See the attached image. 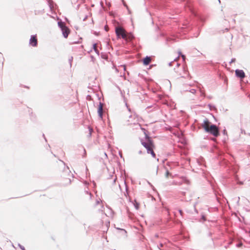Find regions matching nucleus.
I'll use <instances>...</instances> for the list:
<instances>
[{"label":"nucleus","instance_id":"obj_17","mask_svg":"<svg viewBox=\"0 0 250 250\" xmlns=\"http://www.w3.org/2000/svg\"><path fill=\"white\" fill-rule=\"evenodd\" d=\"M170 174L169 172H168V170H167L165 176L166 177H168V175Z\"/></svg>","mask_w":250,"mask_h":250},{"label":"nucleus","instance_id":"obj_2","mask_svg":"<svg viewBox=\"0 0 250 250\" xmlns=\"http://www.w3.org/2000/svg\"><path fill=\"white\" fill-rule=\"evenodd\" d=\"M58 26L61 29L63 36L65 38H67L70 34V29L66 26L65 23L62 21H59Z\"/></svg>","mask_w":250,"mask_h":250},{"label":"nucleus","instance_id":"obj_18","mask_svg":"<svg viewBox=\"0 0 250 250\" xmlns=\"http://www.w3.org/2000/svg\"><path fill=\"white\" fill-rule=\"evenodd\" d=\"M242 245H243V244H242V243H239L237 244L236 245V246L237 247H241V246H242Z\"/></svg>","mask_w":250,"mask_h":250},{"label":"nucleus","instance_id":"obj_8","mask_svg":"<svg viewBox=\"0 0 250 250\" xmlns=\"http://www.w3.org/2000/svg\"><path fill=\"white\" fill-rule=\"evenodd\" d=\"M29 43L31 46H32L33 47L37 46V43H38V41H37V36L36 35L32 36L31 37V38H30V40L29 41Z\"/></svg>","mask_w":250,"mask_h":250},{"label":"nucleus","instance_id":"obj_15","mask_svg":"<svg viewBox=\"0 0 250 250\" xmlns=\"http://www.w3.org/2000/svg\"><path fill=\"white\" fill-rule=\"evenodd\" d=\"M191 93L194 94L196 92V90L195 89H191L188 90Z\"/></svg>","mask_w":250,"mask_h":250},{"label":"nucleus","instance_id":"obj_14","mask_svg":"<svg viewBox=\"0 0 250 250\" xmlns=\"http://www.w3.org/2000/svg\"><path fill=\"white\" fill-rule=\"evenodd\" d=\"M18 246L20 248L21 250H25L24 247L21 245L20 244H18Z\"/></svg>","mask_w":250,"mask_h":250},{"label":"nucleus","instance_id":"obj_28","mask_svg":"<svg viewBox=\"0 0 250 250\" xmlns=\"http://www.w3.org/2000/svg\"><path fill=\"white\" fill-rule=\"evenodd\" d=\"M99 203H100V201H97V202H96L97 204H99Z\"/></svg>","mask_w":250,"mask_h":250},{"label":"nucleus","instance_id":"obj_1","mask_svg":"<svg viewBox=\"0 0 250 250\" xmlns=\"http://www.w3.org/2000/svg\"><path fill=\"white\" fill-rule=\"evenodd\" d=\"M115 33L118 39H123L126 42H130L134 38L132 33L126 32L125 30L121 26L116 27Z\"/></svg>","mask_w":250,"mask_h":250},{"label":"nucleus","instance_id":"obj_26","mask_svg":"<svg viewBox=\"0 0 250 250\" xmlns=\"http://www.w3.org/2000/svg\"><path fill=\"white\" fill-rule=\"evenodd\" d=\"M179 211L180 213L181 214H182V211L181 210H179Z\"/></svg>","mask_w":250,"mask_h":250},{"label":"nucleus","instance_id":"obj_7","mask_svg":"<svg viewBox=\"0 0 250 250\" xmlns=\"http://www.w3.org/2000/svg\"><path fill=\"white\" fill-rule=\"evenodd\" d=\"M209 124L210 123L208 119L206 118L204 119L202 124V127L207 132L209 131V128L210 127Z\"/></svg>","mask_w":250,"mask_h":250},{"label":"nucleus","instance_id":"obj_6","mask_svg":"<svg viewBox=\"0 0 250 250\" xmlns=\"http://www.w3.org/2000/svg\"><path fill=\"white\" fill-rule=\"evenodd\" d=\"M188 180L185 177H182L179 180H174L172 184L174 185H181L184 183H187Z\"/></svg>","mask_w":250,"mask_h":250},{"label":"nucleus","instance_id":"obj_30","mask_svg":"<svg viewBox=\"0 0 250 250\" xmlns=\"http://www.w3.org/2000/svg\"><path fill=\"white\" fill-rule=\"evenodd\" d=\"M86 154V151L85 149H84V154Z\"/></svg>","mask_w":250,"mask_h":250},{"label":"nucleus","instance_id":"obj_22","mask_svg":"<svg viewBox=\"0 0 250 250\" xmlns=\"http://www.w3.org/2000/svg\"><path fill=\"white\" fill-rule=\"evenodd\" d=\"M121 67H123V68L124 71L126 70V68H125V65L121 66Z\"/></svg>","mask_w":250,"mask_h":250},{"label":"nucleus","instance_id":"obj_16","mask_svg":"<svg viewBox=\"0 0 250 250\" xmlns=\"http://www.w3.org/2000/svg\"><path fill=\"white\" fill-rule=\"evenodd\" d=\"M89 133L88 134V135L89 137H90L91 135L92 132V129L90 127H89Z\"/></svg>","mask_w":250,"mask_h":250},{"label":"nucleus","instance_id":"obj_9","mask_svg":"<svg viewBox=\"0 0 250 250\" xmlns=\"http://www.w3.org/2000/svg\"><path fill=\"white\" fill-rule=\"evenodd\" d=\"M235 74L237 77H240V78H243L245 76V73L242 70H236Z\"/></svg>","mask_w":250,"mask_h":250},{"label":"nucleus","instance_id":"obj_31","mask_svg":"<svg viewBox=\"0 0 250 250\" xmlns=\"http://www.w3.org/2000/svg\"><path fill=\"white\" fill-rule=\"evenodd\" d=\"M125 190H127L126 186H125Z\"/></svg>","mask_w":250,"mask_h":250},{"label":"nucleus","instance_id":"obj_23","mask_svg":"<svg viewBox=\"0 0 250 250\" xmlns=\"http://www.w3.org/2000/svg\"><path fill=\"white\" fill-rule=\"evenodd\" d=\"M182 57L183 60L185 61V59H186V56L185 55H182Z\"/></svg>","mask_w":250,"mask_h":250},{"label":"nucleus","instance_id":"obj_4","mask_svg":"<svg viewBox=\"0 0 250 250\" xmlns=\"http://www.w3.org/2000/svg\"><path fill=\"white\" fill-rule=\"evenodd\" d=\"M139 117L135 114L130 115L127 120V124L128 125H139Z\"/></svg>","mask_w":250,"mask_h":250},{"label":"nucleus","instance_id":"obj_25","mask_svg":"<svg viewBox=\"0 0 250 250\" xmlns=\"http://www.w3.org/2000/svg\"><path fill=\"white\" fill-rule=\"evenodd\" d=\"M68 184H70L71 183V180L70 179H68V181L67 182Z\"/></svg>","mask_w":250,"mask_h":250},{"label":"nucleus","instance_id":"obj_20","mask_svg":"<svg viewBox=\"0 0 250 250\" xmlns=\"http://www.w3.org/2000/svg\"><path fill=\"white\" fill-rule=\"evenodd\" d=\"M116 177L113 178V181H112V183L113 184H115V182H116Z\"/></svg>","mask_w":250,"mask_h":250},{"label":"nucleus","instance_id":"obj_10","mask_svg":"<svg viewBox=\"0 0 250 250\" xmlns=\"http://www.w3.org/2000/svg\"><path fill=\"white\" fill-rule=\"evenodd\" d=\"M98 113L101 119L102 118L103 116V104L101 103H100L98 109Z\"/></svg>","mask_w":250,"mask_h":250},{"label":"nucleus","instance_id":"obj_19","mask_svg":"<svg viewBox=\"0 0 250 250\" xmlns=\"http://www.w3.org/2000/svg\"><path fill=\"white\" fill-rule=\"evenodd\" d=\"M85 192H86V193L87 194H88V195H89V197H90V198H91V193H90V192H88V191H86Z\"/></svg>","mask_w":250,"mask_h":250},{"label":"nucleus","instance_id":"obj_21","mask_svg":"<svg viewBox=\"0 0 250 250\" xmlns=\"http://www.w3.org/2000/svg\"><path fill=\"white\" fill-rule=\"evenodd\" d=\"M86 99L87 100H91V96L90 95H87L86 97Z\"/></svg>","mask_w":250,"mask_h":250},{"label":"nucleus","instance_id":"obj_3","mask_svg":"<svg viewBox=\"0 0 250 250\" xmlns=\"http://www.w3.org/2000/svg\"><path fill=\"white\" fill-rule=\"evenodd\" d=\"M146 142H144L143 140L141 141V144L146 148L147 150V153H149V151L153 148V144L152 141L147 136H146Z\"/></svg>","mask_w":250,"mask_h":250},{"label":"nucleus","instance_id":"obj_12","mask_svg":"<svg viewBox=\"0 0 250 250\" xmlns=\"http://www.w3.org/2000/svg\"><path fill=\"white\" fill-rule=\"evenodd\" d=\"M149 153L151 154V155L153 158L155 157V154L153 150V148L151 150H150V151H149Z\"/></svg>","mask_w":250,"mask_h":250},{"label":"nucleus","instance_id":"obj_32","mask_svg":"<svg viewBox=\"0 0 250 250\" xmlns=\"http://www.w3.org/2000/svg\"><path fill=\"white\" fill-rule=\"evenodd\" d=\"M124 77H125V78L126 77V76L125 75Z\"/></svg>","mask_w":250,"mask_h":250},{"label":"nucleus","instance_id":"obj_27","mask_svg":"<svg viewBox=\"0 0 250 250\" xmlns=\"http://www.w3.org/2000/svg\"><path fill=\"white\" fill-rule=\"evenodd\" d=\"M96 44H94V48L95 49V48H96Z\"/></svg>","mask_w":250,"mask_h":250},{"label":"nucleus","instance_id":"obj_29","mask_svg":"<svg viewBox=\"0 0 250 250\" xmlns=\"http://www.w3.org/2000/svg\"><path fill=\"white\" fill-rule=\"evenodd\" d=\"M160 247H163V244H160Z\"/></svg>","mask_w":250,"mask_h":250},{"label":"nucleus","instance_id":"obj_5","mask_svg":"<svg viewBox=\"0 0 250 250\" xmlns=\"http://www.w3.org/2000/svg\"><path fill=\"white\" fill-rule=\"evenodd\" d=\"M207 132L210 133L215 137L219 135L218 128L215 125H211L209 128V131Z\"/></svg>","mask_w":250,"mask_h":250},{"label":"nucleus","instance_id":"obj_24","mask_svg":"<svg viewBox=\"0 0 250 250\" xmlns=\"http://www.w3.org/2000/svg\"><path fill=\"white\" fill-rule=\"evenodd\" d=\"M125 105H126V107L128 108V110L130 111V109L128 107V106H127V104L126 103H125Z\"/></svg>","mask_w":250,"mask_h":250},{"label":"nucleus","instance_id":"obj_11","mask_svg":"<svg viewBox=\"0 0 250 250\" xmlns=\"http://www.w3.org/2000/svg\"><path fill=\"white\" fill-rule=\"evenodd\" d=\"M151 61V59L150 57H146L143 60V64L145 65H147L150 63Z\"/></svg>","mask_w":250,"mask_h":250},{"label":"nucleus","instance_id":"obj_13","mask_svg":"<svg viewBox=\"0 0 250 250\" xmlns=\"http://www.w3.org/2000/svg\"><path fill=\"white\" fill-rule=\"evenodd\" d=\"M134 207L136 208V209L138 210L139 208V204L138 203L136 202L134 204Z\"/></svg>","mask_w":250,"mask_h":250}]
</instances>
